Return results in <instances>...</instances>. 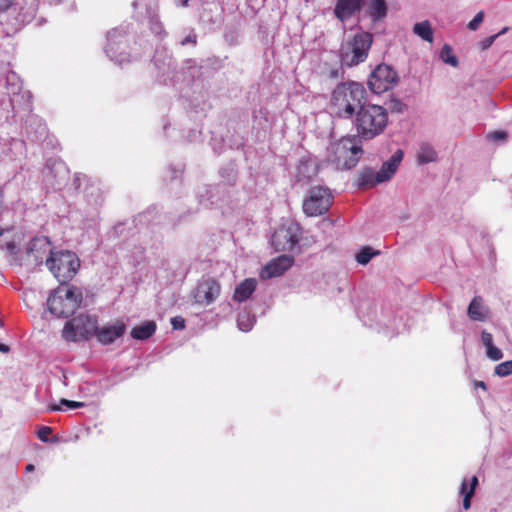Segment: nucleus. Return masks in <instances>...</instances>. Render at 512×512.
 Here are the masks:
<instances>
[{"label":"nucleus","mask_w":512,"mask_h":512,"mask_svg":"<svg viewBox=\"0 0 512 512\" xmlns=\"http://www.w3.org/2000/svg\"><path fill=\"white\" fill-rule=\"evenodd\" d=\"M366 90L358 82L338 84L332 93L330 107L341 119H353L366 104Z\"/></svg>","instance_id":"1"},{"label":"nucleus","mask_w":512,"mask_h":512,"mask_svg":"<svg viewBox=\"0 0 512 512\" xmlns=\"http://www.w3.org/2000/svg\"><path fill=\"white\" fill-rule=\"evenodd\" d=\"M389 122L387 109L381 105L366 103L352 119L357 136L369 141L381 135Z\"/></svg>","instance_id":"2"},{"label":"nucleus","mask_w":512,"mask_h":512,"mask_svg":"<svg viewBox=\"0 0 512 512\" xmlns=\"http://www.w3.org/2000/svg\"><path fill=\"white\" fill-rule=\"evenodd\" d=\"M82 293L76 287H59L47 299L49 312L58 318H68L79 308Z\"/></svg>","instance_id":"3"},{"label":"nucleus","mask_w":512,"mask_h":512,"mask_svg":"<svg viewBox=\"0 0 512 512\" xmlns=\"http://www.w3.org/2000/svg\"><path fill=\"white\" fill-rule=\"evenodd\" d=\"M363 151L352 138H342L327 148V161L337 169H351L358 163Z\"/></svg>","instance_id":"4"},{"label":"nucleus","mask_w":512,"mask_h":512,"mask_svg":"<svg viewBox=\"0 0 512 512\" xmlns=\"http://www.w3.org/2000/svg\"><path fill=\"white\" fill-rule=\"evenodd\" d=\"M373 42V35L369 32H358L351 40L342 44L340 59L342 65L353 67L367 59Z\"/></svg>","instance_id":"5"},{"label":"nucleus","mask_w":512,"mask_h":512,"mask_svg":"<svg viewBox=\"0 0 512 512\" xmlns=\"http://www.w3.org/2000/svg\"><path fill=\"white\" fill-rule=\"evenodd\" d=\"M45 264L61 284L70 281L80 267L77 255L68 250L54 252L46 258Z\"/></svg>","instance_id":"6"},{"label":"nucleus","mask_w":512,"mask_h":512,"mask_svg":"<svg viewBox=\"0 0 512 512\" xmlns=\"http://www.w3.org/2000/svg\"><path fill=\"white\" fill-rule=\"evenodd\" d=\"M96 328V317L87 314H79L65 323L62 336L66 341L70 342L87 340L92 335H95Z\"/></svg>","instance_id":"7"},{"label":"nucleus","mask_w":512,"mask_h":512,"mask_svg":"<svg viewBox=\"0 0 512 512\" xmlns=\"http://www.w3.org/2000/svg\"><path fill=\"white\" fill-rule=\"evenodd\" d=\"M332 202L333 196L328 187L313 186L303 201V212L309 217L323 215L329 210Z\"/></svg>","instance_id":"8"},{"label":"nucleus","mask_w":512,"mask_h":512,"mask_svg":"<svg viewBox=\"0 0 512 512\" xmlns=\"http://www.w3.org/2000/svg\"><path fill=\"white\" fill-rule=\"evenodd\" d=\"M128 39L125 28H114L107 33V45L105 53L109 59L118 65L131 61V56L127 51Z\"/></svg>","instance_id":"9"},{"label":"nucleus","mask_w":512,"mask_h":512,"mask_svg":"<svg viewBox=\"0 0 512 512\" xmlns=\"http://www.w3.org/2000/svg\"><path fill=\"white\" fill-rule=\"evenodd\" d=\"M300 227L295 222L279 226L271 237V245L276 251H292L298 244Z\"/></svg>","instance_id":"10"},{"label":"nucleus","mask_w":512,"mask_h":512,"mask_svg":"<svg viewBox=\"0 0 512 512\" xmlns=\"http://www.w3.org/2000/svg\"><path fill=\"white\" fill-rule=\"evenodd\" d=\"M398 81L396 71L387 64L378 65L368 79V86L375 94H381L393 88Z\"/></svg>","instance_id":"11"},{"label":"nucleus","mask_w":512,"mask_h":512,"mask_svg":"<svg viewBox=\"0 0 512 512\" xmlns=\"http://www.w3.org/2000/svg\"><path fill=\"white\" fill-rule=\"evenodd\" d=\"M5 88L10 97V103L14 108L25 107L28 110L31 109V94L29 91H23L22 81L14 71L6 73Z\"/></svg>","instance_id":"12"},{"label":"nucleus","mask_w":512,"mask_h":512,"mask_svg":"<svg viewBox=\"0 0 512 512\" xmlns=\"http://www.w3.org/2000/svg\"><path fill=\"white\" fill-rule=\"evenodd\" d=\"M220 292L221 286L218 281L213 278H207L198 282L192 292V297L196 304L208 306L219 297Z\"/></svg>","instance_id":"13"},{"label":"nucleus","mask_w":512,"mask_h":512,"mask_svg":"<svg viewBox=\"0 0 512 512\" xmlns=\"http://www.w3.org/2000/svg\"><path fill=\"white\" fill-rule=\"evenodd\" d=\"M51 254H54L51 242L45 236L35 237L27 245L28 260L35 266L42 264Z\"/></svg>","instance_id":"14"},{"label":"nucleus","mask_w":512,"mask_h":512,"mask_svg":"<svg viewBox=\"0 0 512 512\" xmlns=\"http://www.w3.org/2000/svg\"><path fill=\"white\" fill-rule=\"evenodd\" d=\"M127 329L123 320L117 319L112 323L105 324L96 328L95 337L102 345H110L118 338L122 337Z\"/></svg>","instance_id":"15"},{"label":"nucleus","mask_w":512,"mask_h":512,"mask_svg":"<svg viewBox=\"0 0 512 512\" xmlns=\"http://www.w3.org/2000/svg\"><path fill=\"white\" fill-rule=\"evenodd\" d=\"M293 264V257L281 255L269 262L261 271L263 279L273 278L282 275Z\"/></svg>","instance_id":"16"},{"label":"nucleus","mask_w":512,"mask_h":512,"mask_svg":"<svg viewBox=\"0 0 512 512\" xmlns=\"http://www.w3.org/2000/svg\"><path fill=\"white\" fill-rule=\"evenodd\" d=\"M363 3L364 0H338L334 14L340 21H346L361 10Z\"/></svg>","instance_id":"17"},{"label":"nucleus","mask_w":512,"mask_h":512,"mask_svg":"<svg viewBox=\"0 0 512 512\" xmlns=\"http://www.w3.org/2000/svg\"><path fill=\"white\" fill-rule=\"evenodd\" d=\"M402 159L403 151L398 149L387 161L382 164L380 170L377 171L379 177L378 182L383 183L390 180L396 173Z\"/></svg>","instance_id":"18"},{"label":"nucleus","mask_w":512,"mask_h":512,"mask_svg":"<svg viewBox=\"0 0 512 512\" xmlns=\"http://www.w3.org/2000/svg\"><path fill=\"white\" fill-rule=\"evenodd\" d=\"M489 309L483 304L481 297H474L470 302L467 310L469 318L473 321H485L488 315Z\"/></svg>","instance_id":"19"},{"label":"nucleus","mask_w":512,"mask_h":512,"mask_svg":"<svg viewBox=\"0 0 512 512\" xmlns=\"http://www.w3.org/2000/svg\"><path fill=\"white\" fill-rule=\"evenodd\" d=\"M257 281L254 278L243 280L235 289L233 299L238 302L246 301L256 290Z\"/></svg>","instance_id":"20"},{"label":"nucleus","mask_w":512,"mask_h":512,"mask_svg":"<svg viewBox=\"0 0 512 512\" xmlns=\"http://www.w3.org/2000/svg\"><path fill=\"white\" fill-rule=\"evenodd\" d=\"M477 484L478 478L476 476H473L470 481L464 479L461 483L460 494L463 495V508L465 510L471 506V498L475 493Z\"/></svg>","instance_id":"21"},{"label":"nucleus","mask_w":512,"mask_h":512,"mask_svg":"<svg viewBox=\"0 0 512 512\" xmlns=\"http://www.w3.org/2000/svg\"><path fill=\"white\" fill-rule=\"evenodd\" d=\"M156 331V323L154 321H146L145 323L135 326L131 330V336L137 340H146L150 338Z\"/></svg>","instance_id":"22"},{"label":"nucleus","mask_w":512,"mask_h":512,"mask_svg":"<svg viewBox=\"0 0 512 512\" xmlns=\"http://www.w3.org/2000/svg\"><path fill=\"white\" fill-rule=\"evenodd\" d=\"M437 158H438L437 152L430 144L422 143L419 146V150L417 152L416 159L420 165L435 162L437 160Z\"/></svg>","instance_id":"23"},{"label":"nucleus","mask_w":512,"mask_h":512,"mask_svg":"<svg viewBox=\"0 0 512 512\" xmlns=\"http://www.w3.org/2000/svg\"><path fill=\"white\" fill-rule=\"evenodd\" d=\"M368 14L373 21L385 18L387 14V4L385 0H371L368 6Z\"/></svg>","instance_id":"24"},{"label":"nucleus","mask_w":512,"mask_h":512,"mask_svg":"<svg viewBox=\"0 0 512 512\" xmlns=\"http://www.w3.org/2000/svg\"><path fill=\"white\" fill-rule=\"evenodd\" d=\"M413 32L422 40L430 43L433 42V29L428 20L416 23L413 27Z\"/></svg>","instance_id":"25"},{"label":"nucleus","mask_w":512,"mask_h":512,"mask_svg":"<svg viewBox=\"0 0 512 512\" xmlns=\"http://www.w3.org/2000/svg\"><path fill=\"white\" fill-rule=\"evenodd\" d=\"M378 173L371 168H367L360 173L359 186L361 187H374L381 182H378Z\"/></svg>","instance_id":"26"},{"label":"nucleus","mask_w":512,"mask_h":512,"mask_svg":"<svg viewBox=\"0 0 512 512\" xmlns=\"http://www.w3.org/2000/svg\"><path fill=\"white\" fill-rule=\"evenodd\" d=\"M255 316L247 311H242L237 317V326L243 332H249L255 324Z\"/></svg>","instance_id":"27"},{"label":"nucleus","mask_w":512,"mask_h":512,"mask_svg":"<svg viewBox=\"0 0 512 512\" xmlns=\"http://www.w3.org/2000/svg\"><path fill=\"white\" fill-rule=\"evenodd\" d=\"M148 21H149V27L152 33H154L156 36L164 37L166 35V32L164 30V26L162 22L160 21L158 15L154 11H148Z\"/></svg>","instance_id":"28"},{"label":"nucleus","mask_w":512,"mask_h":512,"mask_svg":"<svg viewBox=\"0 0 512 512\" xmlns=\"http://www.w3.org/2000/svg\"><path fill=\"white\" fill-rule=\"evenodd\" d=\"M13 2L14 0H0V23L2 25H10L6 12H12L13 14L16 12L15 9H12ZM11 28L14 30L17 29L14 24H11Z\"/></svg>","instance_id":"29"},{"label":"nucleus","mask_w":512,"mask_h":512,"mask_svg":"<svg viewBox=\"0 0 512 512\" xmlns=\"http://www.w3.org/2000/svg\"><path fill=\"white\" fill-rule=\"evenodd\" d=\"M380 254V251L374 250L370 246L363 247L359 253L356 254V261L361 265H366L370 260Z\"/></svg>","instance_id":"30"},{"label":"nucleus","mask_w":512,"mask_h":512,"mask_svg":"<svg viewBox=\"0 0 512 512\" xmlns=\"http://www.w3.org/2000/svg\"><path fill=\"white\" fill-rule=\"evenodd\" d=\"M440 58L444 63L449 64L453 67H457L459 64L457 57L453 54L451 46L448 44H445L442 47L440 52Z\"/></svg>","instance_id":"31"},{"label":"nucleus","mask_w":512,"mask_h":512,"mask_svg":"<svg viewBox=\"0 0 512 512\" xmlns=\"http://www.w3.org/2000/svg\"><path fill=\"white\" fill-rule=\"evenodd\" d=\"M495 374L506 377L512 374V360L502 362L495 367Z\"/></svg>","instance_id":"32"},{"label":"nucleus","mask_w":512,"mask_h":512,"mask_svg":"<svg viewBox=\"0 0 512 512\" xmlns=\"http://www.w3.org/2000/svg\"><path fill=\"white\" fill-rule=\"evenodd\" d=\"M484 12L483 11H479L475 16L474 18L467 24V28L471 31H476L478 30L479 26L481 25V23L483 22L484 20Z\"/></svg>","instance_id":"33"},{"label":"nucleus","mask_w":512,"mask_h":512,"mask_svg":"<svg viewBox=\"0 0 512 512\" xmlns=\"http://www.w3.org/2000/svg\"><path fill=\"white\" fill-rule=\"evenodd\" d=\"M486 355L488 358L494 361H498L503 358L502 351L494 345L486 349Z\"/></svg>","instance_id":"34"},{"label":"nucleus","mask_w":512,"mask_h":512,"mask_svg":"<svg viewBox=\"0 0 512 512\" xmlns=\"http://www.w3.org/2000/svg\"><path fill=\"white\" fill-rule=\"evenodd\" d=\"M171 325L174 330H183L185 328V319L181 316L172 317Z\"/></svg>","instance_id":"35"},{"label":"nucleus","mask_w":512,"mask_h":512,"mask_svg":"<svg viewBox=\"0 0 512 512\" xmlns=\"http://www.w3.org/2000/svg\"><path fill=\"white\" fill-rule=\"evenodd\" d=\"M497 38H498V35H491V36L483 39L479 43L481 50L485 51V50L489 49Z\"/></svg>","instance_id":"36"},{"label":"nucleus","mask_w":512,"mask_h":512,"mask_svg":"<svg viewBox=\"0 0 512 512\" xmlns=\"http://www.w3.org/2000/svg\"><path fill=\"white\" fill-rule=\"evenodd\" d=\"M481 339H482V343L483 345L485 346V348L487 349L488 347H491L493 346V336L491 333L487 332V331H482V334H481Z\"/></svg>","instance_id":"37"},{"label":"nucleus","mask_w":512,"mask_h":512,"mask_svg":"<svg viewBox=\"0 0 512 512\" xmlns=\"http://www.w3.org/2000/svg\"><path fill=\"white\" fill-rule=\"evenodd\" d=\"M487 137L493 141H503L507 138V133L505 131H493Z\"/></svg>","instance_id":"38"},{"label":"nucleus","mask_w":512,"mask_h":512,"mask_svg":"<svg viewBox=\"0 0 512 512\" xmlns=\"http://www.w3.org/2000/svg\"><path fill=\"white\" fill-rule=\"evenodd\" d=\"M60 404L65 405L70 409H76V408H81V407L85 406V404L83 402L71 401V400H67V399H61Z\"/></svg>","instance_id":"39"},{"label":"nucleus","mask_w":512,"mask_h":512,"mask_svg":"<svg viewBox=\"0 0 512 512\" xmlns=\"http://www.w3.org/2000/svg\"><path fill=\"white\" fill-rule=\"evenodd\" d=\"M52 433V429L47 426H43L38 431V437L40 440L47 442L48 436Z\"/></svg>","instance_id":"40"},{"label":"nucleus","mask_w":512,"mask_h":512,"mask_svg":"<svg viewBox=\"0 0 512 512\" xmlns=\"http://www.w3.org/2000/svg\"><path fill=\"white\" fill-rule=\"evenodd\" d=\"M189 43L196 44V36L195 35H188L186 36L182 41L181 45H187Z\"/></svg>","instance_id":"41"},{"label":"nucleus","mask_w":512,"mask_h":512,"mask_svg":"<svg viewBox=\"0 0 512 512\" xmlns=\"http://www.w3.org/2000/svg\"><path fill=\"white\" fill-rule=\"evenodd\" d=\"M10 351V348L8 345L4 343H0V352L2 353H8Z\"/></svg>","instance_id":"42"},{"label":"nucleus","mask_w":512,"mask_h":512,"mask_svg":"<svg viewBox=\"0 0 512 512\" xmlns=\"http://www.w3.org/2000/svg\"><path fill=\"white\" fill-rule=\"evenodd\" d=\"M48 411H60L61 407L59 405H51L47 409Z\"/></svg>","instance_id":"43"},{"label":"nucleus","mask_w":512,"mask_h":512,"mask_svg":"<svg viewBox=\"0 0 512 512\" xmlns=\"http://www.w3.org/2000/svg\"><path fill=\"white\" fill-rule=\"evenodd\" d=\"M475 386L476 387H480V388H482L484 390L486 389V384L483 381L476 382Z\"/></svg>","instance_id":"44"},{"label":"nucleus","mask_w":512,"mask_h":512,"mask_svg":"<svg viewBox=\"0 0 512 512\" xmlns=\"http://www.w3.org/2000/svg\"><path fill=\"white\" fill-rule=\"evenodd\" d=\"M508 30H509V28H508V27H504V28H503L501 31H499L496 35H498V37H499V36H501V35L505 34Z\"/></svg>","instance_id":"45"},{"label":"nucleus","mask_w":512,"mask_h":512,"mask_svg":"<svg viewBox=\"0 0 512 512\" xmlns=\"http://www.w3.org/2000/svg\"><path fill=\"white\" fill-rule=\"evenodd\" d=\"M33 470H34V465H32V464H28V465L26 466V471H27V472H31V471H33Z\"/></svg>","instance_id":"46"},{"label":"nucleus","mask_w":512,"mask_h":512,"mask_svg":"<svg viewBox=\"0 0 512 512\" xmlns=\"http://www.w3.org/2000/svg\"><path fill=\"white\" fill-rule=\"evenodd\" d=\"M182 4H183V6H187V5H188V0H184V1L182 2Z\"/></svg>","instance_id":"47"},{"label":"nucleus","mask_w":512,"mask_h":512,"mask_svg":"<svg viewBox=\"0 0 512 512\" xmlns=\"http://www.w3.org/2000/svg\"><path fill=\"white\" fill-rule=\"evenodd\" d=\"M8 247H14V244L13 243H9Z\"/></svg>","instance_id":"48"},{"label":"nucleus","mask_w":512,"mask_h":512,"mask_svg":"<svg viewBox=\"0 0 512 512\" xmlns=\"http://www.w3.org/2000/svg\"><path fill=\"white\" fill-rule=\"evenodd\" d=\"M2 326H3V322L0 320V327H2Z\"/></svg>","instance_id":"49"}]
</instances>
